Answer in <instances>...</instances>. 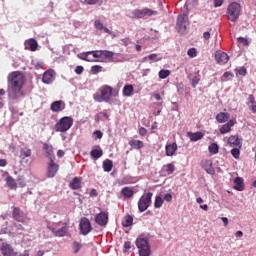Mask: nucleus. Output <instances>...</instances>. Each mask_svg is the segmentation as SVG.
I'll list each match as a JSON object with an SVG mask.
<instances>
[{
    "mask_svg": "<svg viewBox=\"0 0 256 256\" xmlns=\"http://www.w3.org/2000/svg\"><path fill=\"white\" fill-rule=\"evenodd\" d=\"M8 79V95L10 99H21L25 97L23 92V85H25V76L19 71H14L10 73L7 77Z\"/></svg>",
    "mask_w": 256,
    "mask_h": 256,
    "instance_id": "f257e3e1",
    "label": "nucleus"
},
{
    "mask_svg": "<svg viewBox=\"0 0 256 256\" xmlns=\"http://www.w3.org/2000/svg\"><path fill=\"white\" fill-rule=\"evenodd\" d=\"M113 96V88L111 86L105 85L100 88V94H94V100L97 103H109L111 97Z\"/></svg>",
    "mask_w": 256,
    "mask_h": 256,
    "instance_id": "f03ea898",
    "label": "nucleus"
},
{
    "mask_svg": "<svg viewBox=\"0 0 256 256\" xmlns=\"http://www.w3.org/2000/svg\"><path fill=\"white\" fill-rule=\"evenodd\" d=\"M73 117L64 116L55 124V131L57 133H67L73 127Z\"/></svg>",
    "mask_w": 256,
    "mask_h": 256,
    "instance_id": "7ed1b4c3",
    "label": "nucleus"
},
{
    "mask_svg": "<svg viewBox=\"0 0 256 256\" xmlns=\"http://www.w3.org/2000/svg\"><path fill=\"white\" fill-rule=\"evenodd\" d=\"M241 4L238 2H232L228 5L227 8V18L229 21H232V23H235L239 17H241Z\"/></svg>",
    "mask_w": 256,
    "mask_h": 256,
    "instance_id": "20e7f679",
    "label": "nucleus"
},
{
    "mask_svg": "<svg viewBox=\"0 0 256 256\" xmlns=\"http://www.w3.org/2000/svg\"><path fill=\"white\" fill-rule=\"evenodd\" d=\"M136 247L139 249L140 256L151 255V247L149 246V240L147 238H137Z\"/></svg>",
    "mask_w": 256,
    "mask_h": 256,
    "instance_id": "39448f33",
    "label": "nucleus"
},
{
    "mask_svg": "<svg viewBox=\"0 0 256 256\" xmlns=\"http://www.w3.org/2000/svg\"><path fill=\"white\" fill-rule=\"evenodd\" d=\"M153 15H158V12L150 8L135 9L132 11V16H130V18L143 19V17H153Z\"/></svg>",
    "mask_w": 256,
    "mask_h": 256,
    "instance_id": "423d86ee",
    "label": "nucleus"
},
{
    "mask_svg": "<svg viewBox=\"0 0 256 256\" xmlns=\"http://www.w3.org/2000/svg\"><path fill=\"white\" fill-rule=\"evenodd\" d=\"M153 198V193L148 192L143 194L138 201V209L140 213H144L151 206V199Z\"/></svg>",
    "mask_w": 256,
    "mask_h": 256,
    "instance_id": "0eeeda50",
    "label": "nucleus"
},
{
    "mask_svg": "<svg viewBox=\"0 0 256 256\" xmlns=\"http://www.w3.org/2000/svg\"><path fill=\"white\" fill-rule=\"evenodd\" d=\"M187 25H189V18L187 14H180L177 18L176 29L179 33H185L187 31Z\"/></svg>",
    "mask_w": 256,
    "mask_h": 256,
    "instance_id": "6e6552de",
    "label": "nucleus"
},
{
    "mask_svg": "<svg viewBox=\"0 0 256 256\" xmlns=\"http://www.w3.org/2000/svg\"><path fill=\"white\" fill-rule=\"evenodd\" d=\"M79 229L81 235H89L91 231H93V227L91 226V221L88 218L83 217L80 220Z\"/></svg>",
    "mask_w": 256,
    "mask_h": 256,
    "instance_id": "1a4fd4ad",
    "label": "nucleus"
},
{
    "mask_svg": "<svg viewBox=\"0 0 256 256\" xmlns=\"http://www.w3.org/2000/svg\"><path fill=\"white\" fill-rule=\"evenodd\" d=\"M13 211H12V217L15 221H18V223H25V220L27 219V215L25 214V212H23V210H21V208L19 207H12Z\"/></svg>",
    "mask_w": 256,
    "mask_h": 256,
    "instance_id": "9d476101",
    "label": "nucleus"
},
{
    "mask_svg": "<svg viewBox=\"0 0 256 256\" xmlns=\"http://www.w3.org/2000/svg\"><path fill=\"white\" fill-rule=\"evenodd\" d=\"M95 223L100 227H105L109 223V213L102 211L98 213L94 219Z\"/></svg>",
    "mask_w": 256,
    "mask_h": 256,
    "instance_id": "9b49d317",
    "label": "nucleus"
},
{
    "mask_svg": "<svg viewBox=\"0 0 256 256\" xmlns=\"http://www.w3.org/2000/svg\"><path fill=\"white\" fill-rule=\"evenodd\" d=\"M113 57H115V53L109 50H102V56L100 59H96L97 63H113Z\"/></svg>",
    "mask_w": 256,
    "mask_h": 256,
    "instance_id": "f8f14e48",
    "label": "nucleus"
},
{
    "mask_svg": "<svg viewBox=\"0 0 256 256\" xmlns=\"http://www.w3.org/2000/svg\"><path fill=\"white\" fill-rule=\"evenodd\" d=\"M0 251H1V255L3 256H16L17 255V251H15V248H13V246H11L8 243H2L0 246Z\"/></svg>",
    "mask_w": 256,
    "mask_h": 256,
    "instance_id": "ddd939ff",
    "label": "nucleus"
},
{
    "mask_svg": "<svg viewBox=\"0 0 256 256\" xmlns=\"http://www.w3.org/2000/svg\"><path fill=\"white\" fill-rule=\"evenodd\" d=\"M57 171H59V164L55 163V160H50L47 168V177L50 179L55 177V175H57Z\"/></svg>",
    "mask_w": 256,
    "mask_h": 256,
    "instance_id": "4468645a",
    "label": "nucleus"
},
{
    "mask_svg": "<svg viewBox=\"0 0 256 256\" xmlns=\"http://www.w3.org/2000/svg\"><path fill=\"white\" fill-rule=\"evenodd\" d=\"M227 143L230 147H238V149H241V147L243 146V140H241V138H239V136L237 135H231L228 138Z\"/></svg>",
    "mask_w": 256,
    "mask_h": 256,
    "instance_id": "2eb2a0df",
    "label": "nucleus"
},
{
    "mask_svg": "<svg viewBox=\"0 0 256 256\" xmlns=\"http://www.w3.org/2000/svg\"><path fill=\"white\" fill-rule=\"evenodd\" d=\"M215 61L218 65H225L229 62V55L225 52L217 51L215 54Z\"/></svg>",
    "mask_w": 256,
    "mask_h": 256,
    "instance_id": "dca6fc26",
    "label": "nucleus"
},
{
    "mask_svg": "<svg viewBox=\"0 0 256 256\" xmlns=\"http://www.w3.org/2000/svg\"><path fill=\"white\" fill-rule=\"evenodd\" d=\"M50 109L53 113H60V111H64L65 109V102H63L62 100L54 101L50 105Z\"/></svg>",
    "mask_w": 256,
    "mask_h": 256,
    "instance_id": "f3484780",
    "label": "nucleus"
},
{
    "mask_svg": "<svg viewBox=\"0 0 256 256\" xmlns=\"http://www.w3.org/2000/svg\"><path fill=\"white\" fill-rule=\"evenodd\" d=\"M54 79H55V71L47 70L43 74L42 82L45 83V85H51Z\"/></svg>",
    "mask_w": 256,
    "mask_h": 256,
    "instance_id": "a211bd4d",
    "label": "nucleus"
},
{
    "mask_svg": "<svg viewBox=\"0 0 256 256\" xmlns=\"http://www.w3.org/2000/svg\"><path fill=\"white\" fill-rule=\"evenodd\" d=\"M43 150L45 151L46 157L50 161H55V153L53 152V145H50L48 143L43 144Z\"/></svg>",
    "mask_w": 256,
    "mask_h": 256,
    "instance_id": "6ab92c4d",
    "label": "nucleus"
},
{
    "mask_svg": "<svg viewBox=\"0 0 256 256\" xmlns=\"http://www.w3.org/2000/svg\"><path fill=\"white\" fill-rule=\"evenodd\" d=\"M65 226H63L60 229H55V228H50V231H52V233L55 235V237H65V235H67V232L69 231V229L67 228L68 223L64 224Z\"/></svg>",
    "mask_w": 256,
    "mask_h": 256,
    "instance_id": "aec40b11",
    "label": "nucleus"
},
{
    "mask_svg": "<svg viewBox=\"0 0 256 256\" xmlns=\"http://www.w3.org/2000/svg\"><path fill=\"white\" fill-rule=\"evenodd\" d=\"M235 126V120H229L226 124L222 125L219 129L221 135L231 133V127Z\"/></svg>",
    "mask_w": 256,
    "mask_h": 256,
    "instance_id": "412c9836",
    "label": "nucleus"
},
{
    "mask_svg": "<svg viewBox=\"0 0 256 256\" xmlns=\"http://www.w3.org/2000/svg\"><path fill=\"white\" fill-rule=\"evenodd\" d=\"M177 143H172V144H167L165 146V151H166V156L167 157H173V155H175V153H177Z\"/></svg>",
    "mask_w": 256,
    "mask_h": 256,
    "instance_id": "4be33fe9",
    "label": "nucleus"
},
{
    "mask_svg": "<svg viewBox=\"0 0 256 256\" xmlns=\"http://www.w3.org/2000/svg\"><path fill=\"white\" fill-rule=\"evenodd\" d=\"M234 189L236 191H244L245 190V183L243 182V178L236 177L234 179Z\"/></svg>",
    "mask_w": 256,
    "mask_h": 256,
    "instance_id": "5701e85b",
    "label": "nucleus"
},
{
    "mask_svg": "<svg viewBox=\"0 0 256 256\" xmlns=\"http://www.w3.org/2000/svg\"><path fill=\"white\" fill-rule=\"evenodd\" d=\"M231 117L230 113L227 112H220L216 115V121L218 123H225L226 121H229V118Z\"/></svg>",
    "mask_w": 256,
    "mask_h": 256,
    "instance_id": "b1692460",
    "label": "nucleus"
},
{
    "mask_svg": "<svg viewBox=\"0 0 256 256\" xmlns=\"http://www.w3.org/2000/svg\"><path fill=\"white\" fill-rule=\"evenodd\" d=\"M39 47V44H37V40L31 38L25 42V48L29 49L30 51H35Z\"/></svg>",
    "mask_w": 256,
    "mask_h": 256,
    "instance_id": "393cba45",
    "label": "nucleus"
},
{
    "mask_svg": "<svg viewBox=\"0 0 256 256\" xmlns=\"http://www.w3.org/2000/svg\"><path fill=\"white\" fill-rule=\"evenodd\" d=\"M133 91H135V88L132 84L125 85L122 90L123 97H131L133 95Z\"/></svg>",
    "mask_w": 256,
    "mask_h": 256,
    "instance_id": "a878e982",
    "label": "nucleus"
},
{
    "mask_svg": "<svg viewBox=\"0 0 256 256\" xmlns=\"http://www.w3.org/2000/svg\"><path fill=\"white\" fill-rule=\"evenodd\" d=\"M70 189H73V191H77L78 189H81V178L75 177L73 178L72 182L69 184Z\"/></svg>",
    "mask_w": 256,
    "mask_h": 256,
    "instance_id": "bb28decb",
    "label": "nucleus"
},
{
    "mask_svg": "<svg viewBox=\"0 0 256 256\" xmlns=\"http://www.w3.org/2000/svg\"><path fill=\"white\" fill-rule=\"evenodd\" d=\"M129 145L132 149H143V147H145L143 141L135 139L130 140Z\"/></svg>",
    "mask_w": 256,
    "mask_h": 256,
    "instance_id": "cd10ccee",
    "label": "nucleus"
},
{
    "mask_svg": "<svg viewBox=\"0 0 256 256\" xmlns=\"http://www.w3.org/2000/svg\"><path fill=\"white\" fill-rule=\"evenodd\" d=\"M188 137L190 141H199L203 139V134L201 132H188Z\"/></svg>",
    "mask_w": 256,
    "mask_h": 256,
    "instance_id": "c85d7f7f",
    "label": "nucleus"
},
{
    "mask_svg": "<svg viewBox=\"0 0 256 256\" xmlns=\"http://www.w3.org/2000/svg\"><path fill=\"white\" fill-rule=\"evenodd\" d=\"M6 184L8 185L9 189H17V181H15L12 176L6 177Z\"/></svg>",
    "mask_w": 256,
    "mask_h": 256,
    "instance_id": "c756f323",
    "label": "nucleus"
},
{
    "mask_svg": "<svg viewBox=\"0 0 256 256\" xmlns=\"http://www.w3.org/2000/svg\"><path fill=\"white\" fill-rule=\"evenodd\" d=\"M90 155L92 159H101V157H103V150L93 149L91 150Z\"/></svg>",
    "mask_w": 256,
    "mask_h": 256,
    "instance_id": "7c9ffc66",
    "label": "nucleus"
},
{
    "mask_svg": "<svg viewBox=\"0 0 256 256\" xmlns=\"http://www.w3.org/2000/svg\"><path fill=\"white\" fill-rule=\"evenodd\" d=\"M103 169L106 173H109L112 171L113 169V161L109 160V159H106L104 162H103Z\"/></svg>",
    "mask_w": 256,
    "mask_h": 256,
    "instance_id": "2f4dec72",
    "label": "nucleus"
},
{
    "mask_svg": "<svg viewBox=\"0 0 256 256\" xmlns=\"http://www.w3.org/2000/svg\"><path fill=\"white\" fill-rule=\"evenodd\" d=\"M122 225L124 227H131V225H133V216H131V215L125 216L122 221Z\"/></svg>",
    "mask_w": 256,
    "mask_h": 256,
    "instance_id": "473e14b6",
    "label": "nucleus"
},
{
    "mask_svg": "<svg viewBox=\"0 0 256 256\" xmlns=\"http://www.w3.org/2000/svg\"><path fill=\"white\" fill-rule=\"evenodd\" d=\"M83 248V244L80 242H73L72 244V251L74 253V255H77V253H79V251H81V249Z\"/></svg>",
    "mask_w": 256,
    "mask_h": 256,
    "instance_id": "72a5a7b5",
    "label": "nucleus"
},
{
    "mask_svg": "<svg viewBox=\"0 0 256 256\" xmlns=\"http://www.w3.org/2000/svg\"><path fill=\"white\" fill-rule=\"evenodd\" d=\"M208 151L211 153V155H217V153H219V145H217V143L210 144Z\"/></svg>",
    "mask_w": 256,
    "mask_h": 256,
    "instance_id": "f704fd0d",
    "label": "nucleus"
},
{
    "mask_svg": "<svg viewBox=\"0 0 256 256\" xmlns=\"http://www.w3.org/2000/svg\"><path fill=\"white\" fill-rule=\"evenodd\" d=\"M89 55H92V53L84 52L80 55H78L79 59H82V61H88V62H93L95 61L93 58H91Z\"/></svg>",
    "mask_w": 256,
    "mask_h": 256,
    "instance_id": "c9c22d12",
    "label": "nucleus"
},
{
    "mask_svg": "<svg viewBox=\"0 0 256 256\" xmlns=\"http://www.w3.org/2000/svg\"><path fill=\"white\" fill-rule=\"evenodd\" d=\"M135 192H133V189L129 188V187H124L122 189V195H124V197H127L128 199L133 197Z\"/></svg>",
    "mask_w": 256,
    "mask_h": 256,
    "instance_id": "e433bc0d",
    "label": "nucleus"
},
{
    "mask_svg": "<svg viewBox=\"0 0 256 256\" xmlns=\"http://www.w3.org/2000/svg\"><path fill=\"white\" fill-rule=\"evenodd\" d=\"M27 157H31V149L24 148L20 151V159H27Z\"/></svg>",
    "mask_w": 256,
    "mask_h": 256,
    "instance_id": "4c0bfd02",
    "label": "nucleus"
},
{
    "mask_svg": "<svg viewBox=\"0 0 256 256\" xmlns=\"http://www.w3.org/2000/svg\"><path fill=\"white\" fill-rule=\"evenodd\" d=\"M89 53H92L93 60L97 61V59H101L103 50H93L89 51Z\"/></svg>",
    "mask_w": 256,
    "mask_h": 256,
    "instance_id": "58836bf2",
    "label": "nucleus"
},
{
    "mask_svg": "<svg viewBox=\"0 0 256 256\" xmlns=\"http://www.w3.org/2000/svg\"><path fill=\"white\" fill-rule=\"evenodd\" d=\"M164 169L168 175H171L175 171V165H173V163H169L164 166Z\"/></svg>",
    "mask_w": 256,
    "mask_h": 256,
    "instance_id": "ea45409f",
    "label": "nucleus"
},
{
    "mask_svg": "<svg viewBox=\"0 0 256 256\" xmlns=\"http://www.w3.org/2000/svg\"><path fill=\"white\" fill-rule=\"evenodd\" d=\"M158 75H159L160 79H167V77H169V75H171V71L162 69L159 71Z\"/></svg>",
    "mask_w": 256,
    "mask_h": 256,
    "instance_id": "a19ab883",
    "label": "nucleus"
},
{
    "mask_svg": "<svg viewBox=\"0 0 256 256\" xmlns=\"http://www.w3.org/2000/svg\"><path fill=\"white\" fill-rule=\"evenodd\" d=\"M162 206H163V198H161L160 196H157L155 199L154 207L156 209H160V207Z\"/></svg>",
    "mask_w": 256,
    "mask_h": 256,
    "instance_id": "79ce46f5",
    "label": "nucleus"
},
{
    "mask_svg": "<svg viewBox=\"0 0 256 256\" xmlns=\"http://www.w3.org/2000/svg\"><path fill=\"white\" fill-rule=\"evenodd\" d=\"M231 155L234 157V159H239V155H241V151L239 150V147H235L231 150Z\"/></svg>",
    "mask_w": 256,
    "mask_h": 256,
    "instance_id": "37998d69",
    "label": "nucleus"
},
{
    "mask_svg": "<svg viewBox=\"0 0 256 256\" xmlns=\"http://www.w3.org/2000/svg\"><path fill=\"white\" fill-rule=\"evenodd\" d=\"M16 181H17L19 187H26V185H27V182H25V177H23V176H18Z\"/></svg>",
    "mask_w": 256,
    "mask_h": 256,
    "instance_id": "c03bdc74",
    "label": "nucleus"
},
{
    "mask_svg": "<svg viewBox=\"0 0 256 256\" xmlns=\"http://www.w3.org/2000/svg\"><path fill=\"white\" fill-rule=\"evenodd\" d=\"M145 59H149L150 61H161V57L157 54H150Z\"/></svg>",
    "mask_w": 256,
    "mask_h": 256,
    "instance_id": "a18cd8bd",
    "label": "nucleus"
},
{
    "mask_svg": "<svg viewBox=\"0 0 256 256\" xmlns=\"http://www.w3.org/2000/svg\"><path fill=\"white\" fill-rule=\"evenodd\" d=\"M103 70V67H101L100 65H94L91 67V72L92 73H101V71Z\"/></svg>",
    "mask_w": 256,
    "mask_h": 256,
    "instance_id": "49530a36",
    "label": "nucleus"
},
{
    "mask_svg": "<svg viewBox=\"0 0 256 256\" xmlns=\"http://www.w3.org/2000/svg\"><path fill=\"white\" fill-rule=\"evenodd\" d=\"M233 77V73L225 72L222 76V81H229Z\"/></svg>",
    "mask_w": 256,
    "mask_h": 256,
    "instance_id": "de8ad7c7",
    "label": "nucleus"
},
{
    "mask_svg": "<svg viewBox=\"0 0 256 256\" xmlns=\"http://www.w3.org/2000/svg\"><path fill=\"white\" fill-rule=\"evenodd\" d=\"M187 55H189L191 58L197 57V49L195 48L188 49Z\"/></svg>",
    "mask_w": 256,
    "mask_h": 256,
    "instance_id": "09e8293b",
    "label": "nucleus"
},
{
    "mask_svg": "<svg viewBox=\"0 0 256 256\" xmlns=\"http://www.w3.org/2000/svg\"><path fill=\"white\" fill-rule=\"evenodd\" d=\"M94 27H96L99 31H102L104 29L103 23H101V20H96L94 22Z\"/></svg>",
    "mask_w": 256,
    "mask_h": 256,
    "instance_id": "8fccbe9b",
    "label": "nucleus"
},
{
    "mask_svg": "<svg viewBox=\"0 0 256 256\" xmlns=\"http://www.w3.org/2000/svg\"><path fill=\"white\" fill-rule=\"evenodd\" d=\"M238 43H241L242 45H244L245 47H247V45H249V40H247L246 38L244 37H239L237 39Z\"/></svg>",
    "mask_w": 256,
    "mask_h": 256,
    "instance_id": "3c124183",
    "label": "nucleus"
},
{
    "mask_svg": "<svg viewBox=\"0 0 256 256\" xmlns=\"http://www.w3.org/2000/svg\"><path fill=\"white\" fill-rule=\"evenodd\" d=\"M81 3H86V5H97L99 0H81Z\"/></svg>",
    "mask_w": 256,
    "mask_h": 256,
    "instance_id": "603ef678",
    "label": "nucleus"
},
{
    "mask_svg": "<svg viewBox=\"0 0 256 256\" xmlns=\"http://www.w3.org/2000/svg\"><path fill=\"white\" fill-rule=\"evenodd\" d=\"M139 135H141V137H145L147 135V129L145 127L139 128Z\"/></svg>",
    "mask_w": 256,
    "mask_h": 256,
    "instance_id": "864d4df0",
    "label": "nucleus"
},
{
    "mask_svg": "<svg viewBox=\"0 0 256 256\" xmlns=\"http://www.w3.org/2000/svg\"><path fill=\"white\" fill-rule=\"evenodd\" d=\"M129 249H131V242L127 241L124 243V253H127V251H129Z\"/></svg>",
    "mask_w": 256,
    "mask_h": 256,
    "instance_id": "5fc2aeb1",
    "label": "nucleus"
},
{
    "mask_svg": "<svg viewBox=\"0 0 256 256\" xmlns=\"http://www.w3.org/2000/svg\"><path fill=\"white\" fill-rule=\"evenodd\" d=\"M203 39H204L205 41H209V39H211V31L204 32V33H203Z\"/></svg>",
    "mask_w": 256,
    "mask_h": 256,
    "instance_id": "6e6d98bb",
    "label": "nucleus"
},
{
    "mask_svg": "<svg viewBox=\"0 0 256 256\" xmlns=\"http://www.w3.org/2000/svg\"><path fill=\"white\" fill-rule=\"evenodd\" d=\"M94 135H96V139H102L103 138V132L100 130L94 131Z\"/></svg>",
    "mask_w": 256,
    "mask_h": 256,
    "instance_id": "4d7b16f0",
    "label": "nucleus"
},
{
    "mask_svg": "<svg viewBox=\"0 0 256 256\" xmlns=\"http://www.w3.org/2000/svg\"><path fill=\"white\" fill-rule=\"evenodd\" d=\"M238 75H241L242 77H245V75H247V69L245 68H240L238 70Z\"/></svg>",
    "mask_w": 256,
    "mask_h": 256,
    "instance_id": "13d9d810",
    "label": "nucleus"
},
{
    "mask_svg": "<svg viewBox=\"0 0 256 256\" xmlns=\"http://www.w3.org/2000/svg\"><path fill=\"white\" fill-rule=\"evenodd\" d=\"M83 70H84L83 66H77V67L75 68V73H76L77 75H81V74L83 73Z\"/></svg>",
    "mask_w": 256,
    "mask_h": 256,
    "instance_id": "bf43d9fd",
    "label": "nucleus"
},
{
    "mask_svg": "<svg viewBox=\"0 0 256 256\" xmlns=\"http://www.w3.org/2000/svg\"><path fill=\"white\" fill-rule=\"evenodd\" d=\"M164 199L167 203H171V201H173V196L171 194H165Z\"/></svg>",
    "mask_w": 256,
    "mask_h": 256,
    "instance_id": "052dcab7",
    "label": "nucleus"
},
{
    "mask_svg": "<svg viewBox=\"0 0 256 256\" xmlns=\"http://www.w3.org/2000/svg\"><path fill=\"white\" fill-rule=\"evenodd\" d=\"M99 195V193L97 192V189L93 188L90 191V197H97Z\"/></svg>",
    "mask_w": 256,
    "mask_h": 256,
    "instance_id": "680f3d73",
    "label": "nucleus"
},
{
    "mask_svg": "<svg viewBox=\"0 0 256 256\" xmlns=\"http://www.w3.org/2000/svg\"><path fill=\"white\" fill-rule=\"evenodd\" d=\"M248 101H249V103H251L252 105H255V103H256V101H255V96H253V94L249 95Z\"/></svg>",
    "mask_w": 256,
    "mask_h": 256,
    "instance_id": "e2e57ef3",
    "label": "nucleus"
},
{
    "mask_svg": "<svg viewBox=\"0 0 256 256\" xmlns=\"http://www.w3.org/2000/svg\"><path fill=\"white\" fill-rule=\"evenodd\" d=\"M223 5V0H214V7H221Z\"/></svg>",
    "mask_w": 256,
    "mask_h": 256,
    "instance_id": "0e129e2a",
    "label": "nucleus"
},
{
    "mask_svg": "<svg viewBox=\"0 0 256 256\" xmlns=\"http://www.w3.org/2000/svg\"><path fill=\"white\" fill-rule=\"evenodd\" d=\"M205 171L208 173V175H213L215 173V170H213V167L205 168Z\"/></svg>",
    "mask_w": 256,
    "mask_h": 256,
    "instance_id": "69168bd1",
    "label": "nucleus"
},
{
    "mask_svg": "<svg viewBox=\"0 0 256 256\" xmlns=\"http://www.w3.org/2000/svg\"><path fill=\"white\" fill-rule=\"evenodd\" d=\"M16 256H29V250H24L23 253L17 252Z\"/></svg>",
    "mask_w": 256,
    "mask_h": 256,
    "instance_id": "338daca9",
    "label": "nucleus"
},
{
    "mask_svg": "<svg viewBox=\"0 0 256 256\" xmlns=\"http://www.w3.org/2000/svg\"><path fill=\"white\" fill-rule=\"evenodd\" d=\"M0 167H7V160L0 159Z\"/></svg>",
    "mask_w": 256,
    "mask_h": 256,
    "instance_id": "774afa93",
    "label": "nucleus"
}]
</instances>
